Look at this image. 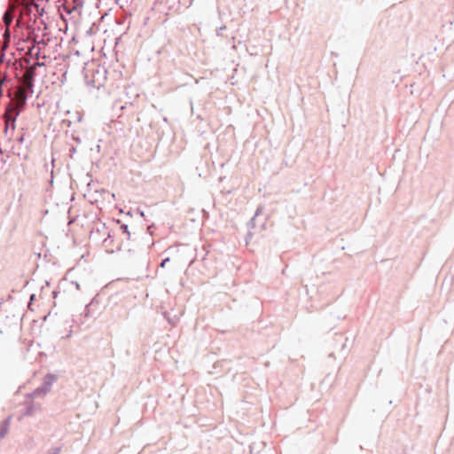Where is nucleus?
I'll return each instance as SVG.
<instances>
[{"mask_svg":"<svg viewBox=\"0 0 454 454\" xmlns=\"http://www.w3.org/2000/svg\"><path fill=\"white\" fill-rule=\"evenodd\" d=\"M168 261H169V259H168V258H167V259L163 260V261L161 262V263H160V267H162V268H163V267H165V265H167V262H168Z\"/></svg>","mask_w":454,"mask_h":454,"instance_id":"5","label":"nucleus"},{"mask_svg":"<svg viewBox=\"0 0 454 454\" xmlns=\"http://www.w3.org/2000/svg\"><path fill=\"white\" fill-rule=\"evenodd\" d=\"M12 12H11V11H7L4 15V22L6 25V27H9L10 24L12 23ZM4 35L9 36V28L8 27H6V29H5Z\"/></svg>","mask_w":454,"mask_h":454,"instance_id":"3","label":"nucleus"},{"mask_svg":"<svg viewBox=\"0 0 454 454\" xmlns=\"http://www.w3.org/2000/svg\"><path fill=\"white\" fill-rule=\"evenodd\" d=\"M41 65H42L41 63L36 62L26 70V72L22 77V83H23L22 87H24L25 89L30 90H32L33 85H34V76L35 74L36 67Z\"/></svg>","mask_w":454,"mask_h":454,"instance_id":"1","label":"nucleus"},{"mask_svg":"<svg viewBox=\"0 0 454 454\" xmlns=\"http://www.w3.org/2000/svg\"><path fill=\"white\" fill-rule=\"evenodd\" d=\"M4 117L6 119V123H8L11 121V116L9 115L8 112L4 114ZM12 121L13 122L15 121V118H12Z\"/></svg>","mask_w":454,"mask_h":454,"instance_id":"4","label":"nucleus"},{"mask_svg":"<svg viewBox=\"0 0 454 454\" xmlns=\"http://www.w3.org/2000/svg\"><path fill=\"white\" fill-rule=\"evenodd\" d=\"M15 99L17 100L16 108L18 112L16 115L20 114V109L23 107L27 101L26 89L24 87H19L15 92Z\"/></svg>","mask_w":454,"mask_h":454,"instance_id":"2","label":"nucleus"}]
</instances>
